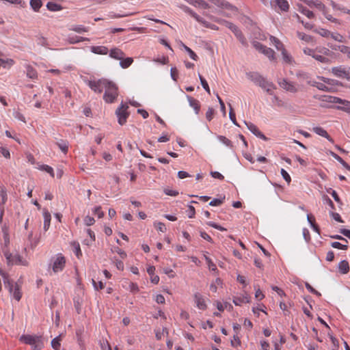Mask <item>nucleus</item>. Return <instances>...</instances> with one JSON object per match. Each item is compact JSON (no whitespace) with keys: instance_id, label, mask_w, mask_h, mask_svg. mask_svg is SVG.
<instances>
[{"instance_id":"19","label":"nucleus","mask_w":350,"mask_h":350,"mask_svg":"<svg viewBox=\"0 0 350 350\" xmlns=\"http://www.w3.org/2000/svg\"><path fill=\"white\" fill-rule=\"evenodd\" d=\"M306 3L310 8L315 7L323 12L325 10V5L319 0H307Z\"/></svg>"},{"instance_id":"21","label":"nucleus","mask_w":350,"mask_h":350,"mask_svg":"<svg viewBox=\"0 0 350 350\" xmlns=\"http://www.w3.org/2000/svg\"><path fill=\"white\" fill-rule=\"evenodd\" d=\"M91 51L95 54L107 55L109 50L105 46H93L91 47Z\"/></svg>"},{"instance_id":"39","label":"nucleus","mask_w":350,"mask_h":350,"mask_svg":"<svg viewBox=\"0 0 350 350\" xmlns=\"http://www.w3.org/2000/svg\"><path fill=\"white\" fill-rule=\"evenodd\" d=\"M327 191L328 193H329L332 195V196L333 197V198L337 203H338L340 205L342 204V202L340 198H339L338 193H336V191L335 190H333L331 188H329Z\"/></svg>"},{"instance_id":"46","label":"nucleus","mask_w":350,"mask_h":350,"mask_svg":"<svg viewBox=\"0 0 350 350\" xmlns=\"http://www.w3.org/2000/svg\"><path fill=\"white\" fill-rule=\"evenodd\" d=\"M224 200L225 197L220 199L215 198L209 202V205L213 206H219L223 204Z\"/></svg>"},{"instance_id":"13","label":"nucleus","mask_w":350,"mask_h":350,"mask_svg":"<svg viewBox=\"0 0 350 350\" xmlns=\"http://www.w3.org/2000/svg\"><path fill=\"white\" fill-rule=\"evenodd\" d=\"M181 8L183 9V10L184 12H185L186 13L189 14L192 17H193L198 22L207 26L206 22L202 17H200L196 12H194L191 8H189V7H187L186 5H183L181 7Z\"/></svg>"},{"instance_id":"31","label":"nucleus","mask_w":350,"mask_h":350,"mask_svg":"<svg viewBox=\"0 0 350 350\" xmlns=\"http://www.w3.org/2000/svg\"><path fill=\"white\" fill-rule=\"evenodd\" d=\"M327 46L330 47L332 50H339L341 53H345L347 52V49L349 46H345V45H336V44H327Z\"/></svg>"},{"instance_id":"58","label":"nucleus","mask_w":350,"mask_h":350,"mask_svg":"<svg viewBox=\"0 0 350 350\" xmlns=\"http://www.w3.org/2000/svg\"><path fill=\"white\" fill-rule=\"evenodd\" d=\"M187 215L189 218H193L195 215V213H196V211H195V208L191 206V205H189L188 206V210H187Z\"/></svg>"},{"instance_id":"63","label":"nucleus","mask_w":350,"mask_h":350,"mask_svg":"<svg viewBox=\"0 0 350 350\" xmlns=\"http://www.w3.org/2000/svg\"><path fill=\"white\" fill-rule=\"evenodd\" d=\"M164 193L166 195L170 196H176L178 194V192L177 191L172 190L167 188L164 189Z\"/></svg>"},{"instance_id":"59","label":"nucleus","mask_w":350,"mask_h":350,"mask_svg":"<svg viewBox=\"0 0 350 350\" xmlns=\"http://www.w3.org/2000/svg\"><path fill=\"white\" fill-rule=\"evenodd\" d=\"M37 42L39 45L43 46H46L48 44L46 39L43 36L38 37Z\"/></svg>"},{"instance_id":"3","label":"nucleus","mask_w":350,"mask_h":350,"mask_svg":"<svg viewBox=\"0 0 350 350\" xmlns=\"http://www.w3.org/2000/svg\"><path fill=\"white\" fill-rule=\"evenodd\" d=\"M105 89L103 99L106 103H113L118 95L117 85L113 81H109V84L106 85Z\"/></svg>"},{"instance_id":"52","label":"nucleus","mask_w":350,"mask_h":350,"mask_svg":"<svg viewBox=\"0 0 350 350\" xmlns=\"http://www.w3.org/2000/svg\"><path fill=\"white\" fill-rule=\"evenodd\" d=\"M154 226L160 232H164L166 231L165 226L162 222H156L154 224Z\"/></svg>"},{"instance_id":"18","label":"nucleus","mask_w":350,"mask_h":350,"mask_svg":"<svg viewBox=\"0 0 350 350\" xmlns=\"http://www.w3.org/2000/svg\"><path fill=\"white\" fill-rule=\"evenodd\" d=\"M313 131L320 135V136H322L323 137H325L326 139H327L329 142H334V140L333 139L329 136V135L327 133V132L322 127H320V126H316V127H314L312 129Z\"/></svg>"},{"instance_id":"7","label":"nucleus","mask_w":350,"mask_h":350,"mask_svg":"<svg viewBox=\"0 0 350 350\" xmlns=\"http://www.w3.org/2000/svg\"><path fill=\"white\" fill-rule=\"evenodd\" d=\"M350 68L344 67L343 66H339L333 67L332 68V72L334 75L337 77L345 79L348 81H350Z\"/></svg>"},{"instance_id":"55","label":"nucleus","mask_w":350,"mask_h":350,"mask_svg":"<svg viewBox=\"0 0 350 350\" xmlns=\"http://www.w3.org/2000/svg\"><path fill=\"white\" fill-rule=\"evenodd\" d=\"M168 334V331H167V329L164 327L162 329V332H159V331H157L156 332V338L157 340H161L162 336L164 335V334Z\"/></svg>"},{"instance_id":"12","label":"nucleus","mask_w":350,"mask_h":350,"mask_svg":"<svg viewBox=\"0 0 350 350\" xmlns=\"http://www.w3.org/2000/svg\"><path fill=\"white\" fill-rule=\"evenodd\" d=\"M278 83L281 88L286 90V91L291 92H296L297 91V89L295 87V85L293 83L288 81L285 79H282L280 81L278 82Z\"/></svg>"},{"instance_id":"23","label":"nucleus","mask_w":350,"mask_h":350,"mask_svg":"<svg viewBox=\"0 0 350 350\" xmlns=\"http://www.w3.org/2000/svg\"><path fill=\"white\" fill-rule=\"evenodd\" d=\"M321 79L325 83L327 84V85H328L329 87H334V88H336V87H337V86L342 85V84L340 81L335 80V79L325 78L323 77H321Z\"/></svg>"},{"instance_id":"5","label":"nucleus","mask_w":350,"mask_h":350,"mask_svg":"<svg viewBox=\"0 0 350 350\" xmlns=\"http://www.w3.org/2000/svg\"><path fill=\"white\" fill-rule=\"evenodd\" d=\"M253 46L257 51L266 55L270 60L273 61L275 59V52L271 48L267 47L257 41L253 42Z\"/></svg>"},{"instance_id":"37","label":"nucleus","mask_w":350,"mask_h":350,"mask_svg":"<svg viewBox=\"0 0 350 350\" xmlns=\"http://www.w3.org/2000/svg\"><path fill=\"white\" fill-rule=\"evenodd\" d=\"M60 341H61V336L60 335L55 337V338H53L51 341L52 347L55 350H59L60 348V346H61Z\"/></svg>"},{"instance_id":"30","label":"nucleus","mask_w":350,"mask_h":350,"mask_svg":"<svg viewBox=\"0 0 350 350\" xmlns=\"http://www.w3.org/2000/svg\"><path fill=\"white\" fill-rule=\"evenodd\" d=\"M27 76L32 79H35L38 77V73L36 70L31 66H27Z\"/></svg>"},{"instance_id":"16","label":"nucleus","mask_w":350,"mask_h":350,"mask_svg":"<svg viewBox=\"0 0 350 350\" xmlns=\"http://www.w3.org/2000/svg\"><path fill=\"white\" fill-rule=\"evenodd\" d=\"M124 53L120 49H112L109 52V56L111 58L122 60L124 57Z\"/></svg>"},{"instance_id":"60","label":"nucleus","mask_w":350,"mask_h":350,"mask_svg":"<svg viewBox=\"0 0 350 350\" xmlns=\"http://www.w3.org/2000/svg\"><path fill=\"white\" fill-rule=\"evenodd\" d=\"M84 222L86 226H92L94 224L95 220L90 216H86L84 219Z\"/></svg>"},{"instance_id":"14","label":"nucleus","mask_w":350,"mask_h":350,"mask_svg":"<svg viewBox=\"0 0 350 350\" xmlns=\"http://www.w3.org/2000/svg\"><path fill=\"white\" fill-rule=\"evenodd\" d=\"M194 299L195 302L196 303L197 307L200 310H205L206 308V304L205 303L204 299L203 298L202 295L199 293H196L194 295Z\"/></svg>"},{"instance_id":"34","label":"nucleus","mask_w":350,"mask_h":350,"mask_svg":"<svg viewBox=\"0 0 350 350\" xmlns=\"http://www.w3.org/2000/svg\"><path fill=\"white\" fill-rule=\"evenodd\" d=\"M133 59L131 57H126L125 59H122L120 62V65L122 68H129L131 64L133 63Z\"/></svg>"},{"instance_id":"50","label":"nucleus","mask_w":350,"mask_h":350,"mask_svg":"<svg viewBox=\"0 0 350 350\" xmlns=\"http://www.w3.org/2000/svg\"><path fill=\"white\" fill-rule=\"evenodd\" d=\"M330 36L334 40H336V41L340 42H344L343 36L342 35H340V33H334L331 32Z\"/></svg>"},{"instance_id":"38","label":"nucleus","mask_w":350,"mask_h":350,"mask_svg":"<svg viewBox=\"0 0 350 350\" xmlns=\"http://www.w3.org/2000/svg\"><path fill=\"white\" fill-rule=\"evenodd\" d=\"M194 6H198L204 9L209 8V5L204 0H194L193 4Z\"/></svg>"},{"instance_id":"48","label":"nucleus","mask_w":350,"mask_h":350,"mask_svg":"<svg viewBox=\"0 0 350 350\" xmlns=\"http://www.w3.org/2000/svg\"><path fill=\"white\" fill-rule=\"evenodd\" d=\"M331 245L334 248H337V249L342 250H346L348 248L347 245H343V244H342L339 242H336V241L332 243Z\"/></svg>"},{"instance_id":"33","label":"nucleus","mask_w":350,"mask_h":350,"mask_svg":"<svg viewBox=\"0 0 350 350\" xmlns=\"http://www.w3.org/2000/svg\"><path fill=\"white\" fill-rule=\"evenodd\" d=\"M270 40L274 44L277 50L282 51V48H284V46L283 44L279 40V39L271 36L270 37Z\"/></svg>"},{"instance_id":"4","label":"nucleus","mask_w":350,"mask_h":350,"mask_svg":"<svg viewBox=\"0 0 350 350\" xmlns=\"http://www.w3.org/2000/svg\"><path fill=\"white\" fill-rule=\"evenodd\" d=\"M129 106L126 104L121 103L120 106L116 109V114L118 117V123L124 125L129 116L128 112Z\"/></svg>"},{"instance_id":"62","label":"nucleus","mask_w":350,"mask_h":350,"mask_svg":"<svg viewBox=\"0 0 350 350\" xmlns=\"http://www.w3.org/2000/svg\"><path fill=\"white\" fill-rule=\"evenodd\" d=\"M170 74H171V77H172V79L174 81H176L177 77H178V70L176 69V68H172L170 70Z\"/></svg>"},{"instance_id":"20","label":"nucleus","mask_w":350,"mask_h":350,"mask_svg":"<svg viewBox=\"0 0 350 350\" xmlns=\"http://www.w3.org/2000/svg\"><path fill=\"white\" fill-rule=\"evenodd\" d=\"M44 217V229L45 231L48 230L51 224V213L46 208L43 209Z\"/></svg>"},{"instance_id":"22","label":"nucleus","mask_w":350,"mask_h":350,"mask_svg":"<svg viewBox=\"0 0 350 350\" xmlns=\"http://www.w3.org/2000/svg\"><path fill=\"white\" fill-rule=\"evenodd\" d=\"M187 99L189 103V105L194 109L196 113L198 114L200 109L199 101L189 96H187Z\"/></svg>"},{"instance_id":"9","label":"nucleus","mask_w":350,"mask_h":350,"mask_svg":"<svg viewBox=\"0 0 350 350\" xmlns=\"http://www.w3.org/2000/svg\"><path fill=\"white\" fill-rule=\"evenodd\" d=\"M65 258L61 254H57L53 262V271L55 273L62 271L65 267Z\"/></svg>"},{"instance_id":"44","label":"nucleus","mask_w":350,"mask_h":350,"mask_svg":"<svg viewBox=\"0 0 350 350\" xmlns=\"http://www.w3.org/2000/svg\"><path fill=\"white\" fill-rule=\"evenodd\" d=\"M229 107H230V111H229V117H230V120L232 122V123L237 126H239L237 120H236V118H235V113L233 111V109L231 106L230 104H228Z\"/></svg>"},{"instance_id":"15","label":"nucleus","mask_w":350,"mask_h":350,"mask_svg":"<svg viewBox=\"0 0 350 350\" xmlns=\"http://www.w3.org/2000/svg\"><path fill=\"white\" fill-rule=\"evenodd\" d=\"M312 85L316 87L319 90L327 92H334L336 90V88H334V87H329L327 85L326 83H320V82H314L312 83Z\"/></svg>"},{"instance_id":"51","label":"nucleus","mask_w":350,"mask_h":350,"mask_svg":"<svg viewBox=\"0 0 350 350\" xmlns=\"http://www.w3.org/2000/svg\"><path fill=\"white\" fill-rule=\"evenodd\" d=\"M225 26L230 29L233 33L236 31L239 28L237 25L229 21L224 22Z\"/></svg>"},{"instance_id":"45","label":"nucleus","mask_w":350,"mask_h":350,"mask_svg":"<svg viewBox=\"0 0 350 350\" xmlns=\"http://www.w3.org/2000/svg\"><path fill=\"white\" fill-rule=\"evenodd\" d=\"M217 137L219 139V141L221 143H223L224 144H225L226 146H227L228 147H232V144L231 141L230 139H228V138H226V137L222 136V135H219Z\"/></svg>"},{"instance_id":"35","label":"nucleus","mask_w":350,"mask_h":350,"mask_svg":"<svg viewBox=\"0 0 350 350\" xmlns=\"http://www.w3.org/2000/svg\"><path fill=\"white\" fill-rule=\"evenodd\" d=\"M281 51L284 61L287 64H291L293 62L292 57L287 53L284 48H282V51Z\"/></svg>"},{"instance_id":"1","label":"nucleus","mask_w":350,"mask_h":350,"mask_svg":"<svg viewBox=\"0 0 350 350\" xmlns=\"http://www.w3.org/2000/svg\"><path fill=\"white\" fill-rule=\"evenodd\" d=\"M246 76L247 79L252 81L254 84L265 90L268 94H273L272 89L275 88L273 83L269 82L266 78L260 74L256 72H250L246 74Z\"/></svg>"},{"instance_id":"17","label":"nucleus","mask_w":350,"mask_h":350,"mask_svg":"<svg viewBox=\"0 0 350 350\" xmlns=\"http://www.w3.org/2000/svg\"><path fill=\"white\" fill-rule=\"evenodd\" d=\"M338 104L341 105L336 106V108L337 109L350 113V101L340 98Z\"/></svg>"},{"instance_id":"36","label":"nucleus","mask_w":350,"mask_h":350,"mask_svg":"<svg viewBox=\"0 0 350 350\" xmlns=\"http://www.w3.org/2000/svg\"><path fill=\"white\" fill-rule=\"evenodd\" d=\"M69 29L79 33L86 32L88 31V28L83 27V25H72L70 27Z\"/></svg>"},{"instance_id":"28","label":"nucleus","mask_w":350,"mask_h":350,"mask_svg":"<svg viewBox=\"0 0 350 350\" xmlns=\"http://www.w3.org/2000/svg\"><path fill=\"white\" fill-rule=\"evenodd\" d=\"M321 100L330 103H338L340 98L329 95H324L322 96Z\"/></svg>"},{"instance_id":"27","label":"nucleus","mask_w":350,"mask_h":350,"mask_svg":"<svg viewBox=\"0 0 350 350\" xmlns=\"http://www.w3.org/2000/svg\"><path fill=\"white\" fill-rule=\"evenodd\" d=\"M330 154L340 163H341L343 167H345L347 170L350 171V165H349L340 156H338L337 154L332 151L330 152Z\"/></svg>"},{"instance_id":"61","label":"nucleus","mask_w":350,"mask_h":350,"mask_svg":"<svg viewBox=\"0 0 350 350\" xmlns=\"http://www.w3.org/2000/svg\"><path fill=\"white\" fill-rule=\"evenodd\" d=\"M213 114H214L213 109V108H208V109L207 110V111L206 113V118L208 121H211L213 119Z\"/></svg>"},{"instance_id":"41","label":"nucleus","mask_w":350,"mask_h":350,"mask_svg":"<svg viewBox=\"0 0 350 350\" xmlns=\"http://www.w3.org/2000/svg\"><path fill=\"white\" fill-rule=\"evenodd\" d=\"M57 145L59 148V149L64 152L66 153L68 151V143L64 140H61L60 142H57Z\"/></svg>"},{"instance_id":"42","label":"nucleus","mask_w":350,"mask_h":350,"mask_svg":"<svg viewBox=\"0 0 350 350\" xmlns=\"http://www.w3.org/2000/svg\"><path fill=\"white\" fill-rule=\"evenodd\" d=\"M313 58L321 63L328 64L329 62V59L327 57L316 53L314 55Z\"/></svg>"},{"instance_id":"47","label":"nucleus","mask_w":350,"mask_h":350,"mask_svg":"<svg viewBox=\"0 0 350 350\" xmlns=\"http://www.w3.org/2000/svg\"><path fill=\"white\" fill-rule=\"evenodd\" d=\"M323 201L325 204H327V205H329L330 206L331 209H332V210L335 209V206H334L333 202L327 196L323 195Z\"/></svg>"},{"instance_id":"32","label":"nucleus","mask_w":350,"mask_h":350,"mask_svg":"<svg viewBox=\"0 0 350 350\" xmlns=\"http://www.w3.org/2000/svg\"><path fill=\"white\" fill-rule=\"evenodd\" d=\"M299 10L301 13L306 15L308 18H313L314 17V13L303 5L299 6Z\"/></svg>"},{"instance_id":"40","label":"nucleus","mask_w":350,"mask_h":350,"mask_svg":"<svg viewBox=\"0 0 350 350\" xmlns=\"http://www.w3.org/2000/svg\"><path fill=\"white\" fill-rule=\"evenodd\" d=\"M198 76H199V79L200 80L201 85L203 87V88L206 90V92L208 94H211V90H210L209 86H208V83L206 81V79L200 74Z\"/></svg>"},{"instance_id":"10","label":"nucleus","mask_w":350,"mask_h":350,"mask_svg":"<svg viewBox=\"0 0 350 350\" xmlns=\"http://www.w3.org/2000/svg\"><path fill=\"white\" fill-rule=\"evenodd\" d=\"M244 123L247 126V129L254 135H256V137L265 140V141H267L268 140V138L262 133L259 131V129H258V127L254 124L252 122H246V121H244Z\"/></svg>"},{"instance_id":"6","label":"nucleus","mask_w":350,"mask_h":350,"mask_svg":"<svg viewBox=\"0 0 350 350\" xmlns=\"http://www.w3.org/2000/svg\"><path fill=\"white\" fill-rule=\"evenodd\" d=\"M109 84V80L106 79H100L97 81H90L88 86L96 93H101L103 90L105 88L106 85Z\"/></svg>"},{"instance_id":"43","label":"nucleus","mask_w":350,"mask_h":350,"mask_svg":"<svg viewBox=\"0 0 350 350\" xmlns=\"http://www.w3.org/2000/svg\"><path fill=\"white\" fill-rule=\"evenodd\" d=\"M204 259L208 265L209 269H211V271H217L216 265L213 262V261L211 260V259L210 258H208L206 256H204Z\"/></svg>"},{"instance_id":"57","label":"nucleus","mask_w":350,"mask_h":350,"mask_svg":"<svg viewBox=\"0 0 350 350\" xmlns=\"http://www.w3.org/2000/svg\"><path fill=\"white\" fill-rule=\"evenodd\" d=\"M207 224L208 226L215 228V229H217V230H220V231H226V229L225 228H224V227H222V226H219V225H218V224H215L214 222L209 221V222L207 223Z\"/></svg>"},{"instance_id":"56","label":"nucleus","mask_w":350,"mask_h":350,"mask_svg":"<svg viewBox=\"0 0 350 350\" xmlns=\"http://www.w3.org/2000/svg\"><path fill=\"white\" fill-rule=\"evenodd\" d=\"M217 98L219 103L220 105L221 111H222L223 115L225 116L226 114V107H225L224 103L221 100V98L219 96L218 94H217Z\"/></svg>"},{"instance_id":"24","label":"nucleus","mask_w":350,"mask_h":350,"mask_svg":"<svg viewBox=\"0 0 350 350\" xmlns=\"http://www.w3.org/2000/svg\"><path fill=\"white\" fill-rule=\"evenodd\" d=\"M339 271L342 274H346L349 271V262L347 260H342L338 264Z\"/></svg>"},{"instance_id":"2","label":"nucleus","mask_w":350,"mask_h":350,"mask_svg":"<svg viewBox=\"0 0 350 350\" xmlns=\"http://www.w3.org/2000/svg\"><path fill=\"white\" fill-rule=\"evenodd\" d=\"M1 274L3 277L4 284L6 288H8L9 292L13 295L14 298L20 301L22 297L21 293L20 291L21 286L18 283H14L13 281H11L7 274L1 271Z\"/></svg>"},{"instance_id":"8","label":"nucleus","mask_w":350,"mask_h":350,"mask_svg":"<svg viewBox=\"0 0 350 350\" xmlns=\"http://www.w3.org/2000/svg\"><path fill=\"white\" fill-rule=\"evenodd\" d=\"M4 255L6 258L7 262L8 265H27V262L23 259V258L18 255H12L8 251L3 250Z\"/></svg>"},{"instance_id":"25","label":"nucleus","mask_w":350,"mask_h":350,"mask_svg":"<svg viewBox=\"0 0 350 350\" xmlns=\"http://www.w3.org/2000/svg\"><path fill=\"white\" fill-rule=\"evenodd\" d=\"M275 3L282 11L286 12L288 10L289 4L286 0H275Z\"/></svg>"},{"instance_id":"64","label":"nucleus","mask_w":350,"mask_h":350,"mask_svg":"<svg viewBox=\"0 0 350 350\" xmlns=\"http://www.w3.org/2000/svg\"><path fill=\"white\" fill-rule=\"evenodd\" d=\"M94 213L95 215H97L99 218L103 217V215H104L103 212L101 211V207L100 206L95 207L94 209Z\"/></svg>"},{"instance_id":"11","label":"nucleus","mask_w":350,"mask_h":350,"mask_svg":"<svg viewBox=\"0 0 350 350\" xmlns=\"http://www.w3.org/2000/svg\"><path fill=\"white\" fill-rule=\"evenodd\" d=\"M20 340L26 344L35 345L41 341V336L31 335H22Z\"/></svg>"},{"instance_id":"49","label":"nucleus","mask_w":350,"mask_h":350,"mask_svg":"<svg viewBox=\"0 0 350 350\" xmlns=\"http://www.w3.org/2000/svg\"><path fill=\"white\" fill-rule=\"evenodd\" d=\"M185 51L189 53L190 57L193 60H197L198 56L188 46L183 44Z\"/></svg>"},{"instance_id":"54","label":"nucleus","mask_w":350,"mask_h":350,"mask_svg":"<svg viewBox=\"0 0 350 350\" xmlns=\"http://www.w3.org/2000/svg\"><path fill=\"white\" fill-rule=\"evenodd\" d=\"M281 175L282 176L283 178L288 183H290L291 181V178L290 175L288 174V172L284 170H281Z\"/></svg>"},{"instance_id":"29","label":"nucleus","mask_w":350,"mask_h":350,"mask_svg":"<svg viewBox=\"0 0 350 350\" xmlns=\"http://www.w3.org/2000/svg\"><path fill=\"white\" fill-rule=\"evenodd\" d=\"M30 6L35 11L38 12L42 5L41 0H30Z\"/></svg>"},{"instance_id":"53","label":"nucleus","mask_w":350,"mask_h":350,"mask_svg":"<svg viewBox=\"0 0 350 350\" xmlns=\"http://www.w3.org/2000/svg\"><path fill=\"white\" fill-rule=\"evenodd\" d=\"M41 170L46 171L52 177H54L53 169L51 167H50V166H49L47 165H43L41 167Z\"/></svg>"},{"instance_id":"26","label":"nucleus","mask_w":350,"mask_h":350,"mask_svg":"<svg viewBox=\"0 0 350 350\" xmlns=\"http://www.w3.org/2000/svg\"><path fill=\"white\" fill-rule=\"evenodd\" d=\"M46 8L49 10L55 12V11H59L62 9V7L61 5L57 4L54 2H48L46 4Z\"/></svg>"}]
</instances>
